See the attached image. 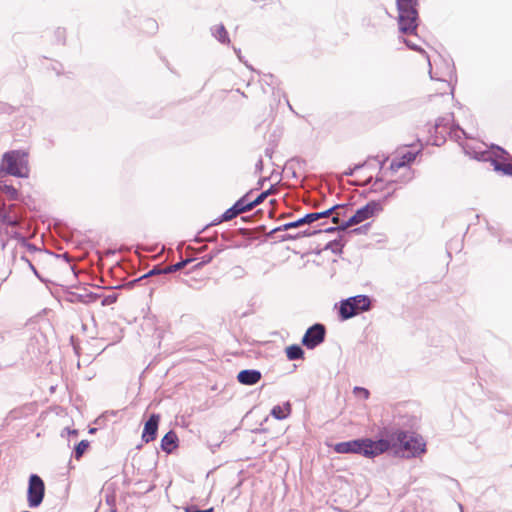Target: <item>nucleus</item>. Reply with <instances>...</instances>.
<instances>
[{"mask_svg": "<svg viewBox=\"0 0 512 512\" xmlns=\"http://www.w3.org/2000/svg\"><path fill=\"white\" fill-rule=\"evenodd\" d=\"M261 379V372L255 369H245L238 373L237 380L243 385H254Z\"/></svg>", "mask_w": 512, "mask_h": 512, "instance_id": "f8f14e48", "label": "nucleus"}, {"mask_svg": "<svg viewBox=\"0 0 512 512\" xmlns=\"http://www.w3.org/2000/svg\"><path fill=\"white\" fill-rule=\"evenodd\" d=\"M178 447V437L174 431H169L161 440V448L166 453H171Z\"/></svg>", "mask_w": 512, "mask_h": 512, "instance_id": "ddd939ff", "label": "nucleus"}, {"mask_svg": "<svg viewBox=\"0 0 512 512\" xmlns=\"http://www.w3.org/2000/svg\"><path fill=\"white\" fill-rule=\"evenodd\" d=\"M272 193V190L269 189L267 191L262 192L255 200L251 201L253 208L257 205L261 204L267 197Z\"/></svg>", "mask_w": 512, "mask_h": 512, "instance_id": "c756f323", "label": "nucleus"}, {"mask_svg": "<svg viewBox=\"0 0 512 512\" xmlns=\"http://www.w3.org/2000/svg\"><path fill=\"white\" fill-rule=\"evenodd\" d=\"M450 122V116L438 118L434 126L435 132L441 134V136H444L445 134L448 133H454L455 136L457 137H459L458 132H461L465 137H467L465 131L460 129L459 127H457L456 129L450 128Z\"/></svg>", "mask_w": 512, "mask_h": 512, "instance_id": "9b49d317", "label": "nucleus"}, {"mask_svg": "<svg viewBox=\"0 0 512 512\" xmlns=\"http://www.w3.org/2000/svg\"><path fill=\"white\" fill-rule=\"evenodd\" d=\"M214 257H215V254L205 255L204 257H202V261L199 264H197V267H201L204 264L210 263L214 259Z\"/></svg>", "mask_w": 512, "mask_h": 512, "instance_id": "e433bc0d", "label": "nucleus"}, {"mask_svg": "<svg viewBox=\"0 0 512 512\" xmlns=\"http://www.w3.org/2000/svg\"><path fill=\"white\" fill-rule=\"evenodd\" d=\"M11 238H14V239H18V240H20V242L22 243V245H23V246H25V247L28 249V251H31V252H37V251H38V250H37V248H36L33 244L28 243V242L26 241L25 237H23V236H22L19 232H17V231H13V232L11 233Z\"/></svg>", "mask_w": 512, "mask_h": 512, "instance_id": "4be33fe9", "label": "nucleus"}, {"mask_svg": "<svg viewBox=\"0 0 512 512\" xmlns=\"http://www.w3.org/2000/svg\"><path fill=\"white\" fill-rule=\"evenodd\" d=\"M45 495V484L40 476L31 474L28 482L27 502L30 508L41 505Z\"/></svg>", "mask_w": 512, "mask_h": 512, "instance_id": "0eeeda50", "label": "nucleus"}, {"mask_svg": "<svg viewBox=\"0 0 512 512\" xmlns=\"http://www.w3.org/2000/svg\"><path fill=\"white\" fill-rule=\"evenodd\" d=\"M407 166L405 164V161L401 160L400 158H395L391 161L389 169L392 172L398 171L400 168Z\"/></svg>", "mask_w": 512, "mask_h": 512, "instance_id": "cd10ccee", "label": "nucleus"}, {"mask_svg": "<svg viewBox=\"0 0 512 512\" xmlns=\"http://www.w3.org/2000/svg\"><path fill=\"white\" fill-rule=\"evenodd\" d=\"M340 230H341V228H340V225H339L337 227H328L324 231L327 232V233H333L335 231H340Z\"/></svg>", "mask_w": 512, "mask_h": 512, "instance_id": "a18cd8bd", "label": "nucleus"}, {"mask_svg": "<svg viewBox=\"0 0 512 512\" xmlns=\"http://www.w3.org/2000/svg\"><path fill=\"white\" fill-rule=\"evenodd\" d=\"M494 155L496 158L505 159L504 156L507 155V152L505 150H503L502 148L497 147V150L494 152Z\"/></svg>", "mask_w": 512, "mask_h": 512, "instance_id": "58836bf2", "label": "nucleus"}, {"mask_svg": "<svg viewBox=\"0 0 512 512\" xmlns=\"http://www.w3.org/2000/svg\"><path fill=\"white\" fill-rule=\"evenodd\" d=\"M415 158H416V153H414V152H410V151H408V152L404 153V154L400 157V159H401V160L405 161V164H406V165H408L409 163H411L412 161H414V160H415Z\"/></svg>", "mask_w": 512, "mask_h": 512, "instance_id": "2f4dec72", "label": "nucleus"}, {"mask_svg": "<svg viewBox=\"0 0 512 512\" xmlns=\"http://www.w3.org/2000/svg\"><path fill=\"white\" fill-rule=\"evenodd\" d=\"M239 213L238 211L236 210L235 206L233 205L231 208L227 209L221 216V219H220V222L221 221H229V220H232L233 218H235L236 216H238Z\"/></svg>", "mask_w": 512, "mask_h": 512, "instance_id": "a878e982", "label": "nucleus"}, {"mask_svg": "<svg viewBox=\"0 0 512 512\" xmlns=\"http://www.w3.org/2000/svg\"><path fill=\"white\" fill-rule=\"evenodd\" d=\"M360 224L359 219L356 217V214L351 216L346 222L342 223L340 225L341 231L346 230L349 227H352L354 225Z\"/></svg>", "mask_w": 512, "mask_h": 512, "instance_id": "bb28decb", "label": "nucleus"}, {"mask_svg": "<svg viewBox=\"0 0 512 512\" xmlns=\"http://www.w3.org/2000/svg\"><path fill=\"white\" fill-rule=\"evenodd\" d=\"M314 233H316V231H314V232L303 231V232H299L297 234H282L279 237V239H280V241L292 240V239L299 238L301 236H309V235H312Z\"/></svg>", "mask_w": 512, "mask_h": 512, "instance_id": "393cba45", "label": "nucleus"}, {"mask_svg": "<svg viewBox=\"0 0 512 512\" xmlns=\"http://www.w3.org/2000/svg\"><path fill=\"white\" fill-rule=\"evenodd\" d=\"M404 42H405V44H406L410 49H412V50H416V51H417V50H420V48H419L417 45L413 44L411 41H409V40H406V39H405V40H404Z\"/></svg>", "mask_w": 512, "mask_h": 512, "instance_id": "ea45409f", "label": "nucleus"}, {"mask_svg": "<svg viewBox=\"0 0 512 512\" xmlns=\"http://www.w3.org/2000/svg\"><path fill=\"white\" fill-rule=\"evenodd\" d=\"M363 166H364V164L355 165V167L353 169L348 170V172H346L345 174L352 175L355 170H358V169L362 168Z\"/></svg>", "mask_w": 512, "mask_h": 512, "instance_id": "c03bdc74", "label": "nucleus"}, {"mask_svg": "<svg viewBox=\"0 0 512 512\" xmlns=\"http://www.w3.org/2000/svg\"><path fill=\"white\" fill-rule=\"evenodd\" d=\"M492 164H493L494 169L496 171H501L505 175L512 176V164H510V163H501V162H499L496 159L492 160Z\"/></svg>", "mask_w": 512, "mask_h": 512, "instance_id": "a211bd4d", "label": "nucleus"}, {"mask_svg": "<svg viewBox=\"0 0 512 512\" xmlns=\"http://www.w3.org/2000/svg\"><path fill=\"white\" fill-rule=\"evenodd\" d=\"M388 441L390 443V448L399 446L405 452L407 457H417L426 450V443L424 439L415 433L398 431L391 435V439Z\"/></svg>", "mask_w": 512, "mask_h": 512, "instance_id": "f03ea898", "label": "nucleus"}, {"mask_svg": "<svg viewBox=\"0 0 512 512\" xmlns=\"http://www.w3.org/2000/svg\"><path fill=\"white\" fill-rule=\"evenodd\" d=\"M381 183H382V179L377 178V179L375 180V182L373 183L372 188H373L374 190L381 189Z\"/></svg>", "mask_w": 512, "mask_h": 512, "instance_id": "a19ab883", "label": "nucleus"}, {"mask_svg": "<svg viewBox=\"0 0 512 512\" xmlns=\"http://www.w3.org/2000/svg\"><path fill=\"white\" fill-rule=\"evenodd\" d=\"M116 300H117V295L110 294V295L103 297L101 304H102V306H109V305L114 304L116 302Z\"/></svg>", "mask_w": 512, "mask_h": 512, "instance_id": "7c9ffc66", "label": "nucleus"}, {"mask_svg": "<svg viewBox=\"0 0 512 512\" xmlns=\"http://www.w3.org/2000/svg\"><path fill=\"white\" fill-rule=\"evenodd\" d=\"M383 210L381 201H370L365 206L358 209L355 214L360 223L375 216Z\"/></svg>", "mask_w": 512, "mask_h": 512, "instance_id": "1a4fd4ad", "label": "nucleus"}, {"mask_svg": "<svg viewBox=\"0 0 512 512\" xmlns=\"http://www.w3.org/2000/svg\"><path fill=\"white\" fill-rule=\"evenodd\" d=\"M185 512H214L213 508L205 509V510H199L196 506L191 505L185 507Z\"/></svg>", "mask_w": 512, "mask_h": 512, "instance_id": "c9c22d12", "label": "nucleus"}, {"mask_svg": "<svg viewBox=\"0 0 512 512\" xmlns=\"http://www.w3.org/2000/svg\"><path fill=\"white\" fill-rule=\"evenodd\" d=\"M23 219L22 208L16 204L0 206V223L5 226V234L11 238V233Z\"/></svg>", "mask_w": 512, "mask_h": 512, "instance_id": "423d86ee", "label": "nucleus"}, {"mask_svg": "<svg viewBox=\"0 0 512 512\" xmlns=\"http://www.w3.org/2000/svg\"><path fill=\"white\" fill-rule=\"evenodd\" d=\"M213 35L215 36V38H217L221 43H228L229 42V38H228V35H227V31L225 29V27L223 25H219L217 26L214 30H213Z\"/></svg>", "mask_w": 512, "mask_h": 512, "instance_id": "6ab92c4d", "label": "nucleus"}, {"mask_svg": "<svg viewBox=\"0 0 512 512\" xmlns=\"http://www.w3.org/2000/svg\"><path fill=\"white\" fill-rule=\"evenodd\" d=\"M291 413V404L286 402L283 406L276 405L271 410V415L277 420L286 419Z\"/></svg>", "mask_w": 512, "mask_h": 512, "instance_id": "4468645a", "label": "nucleus"}, {"mask_svg": "<svg viewBox=\"0 0 512 512\" xmlns=\"http://www.w3.org/2000/svg\"><path fill=\"white\" fill-rule=\"evenodd\" d=\"M160 416L158 414H152L146 421L142 433V440L145 443H149L155 440L158 430Z\"/></svg>", "mask_w": 512, "mask_h": 512, "instance_id": "9d476101", "label": "nucleus"}, {"mask_svg": "<svg viewBox=\"0 0 512 512\" xmlns=\"http://www.w3.org/2000/svg\"><path fill=\"white\" fill-rule=\"evenodd\" d=\"M219 252H220V250H213L210 254H215V257H216Z\"/></svg>", "mask_w": 512, "mask_h": 512, "instance_id": "49530a36", "label": "nucleus"}, {"mask_svg": "<svg viewBox=\"0 0 512 512\" xmlns=\"http://www.w3.org/2000/svg\"><path fill=\"white\" fill-rule=\"evenodd\" d=\"M0 170L8 175L27 178L29 176L28 155L20 150L4 153Z\"/></svg>", "mask_w": 512, "mask_h": 512, "instance_id": "7ed1b4c3", "label": "nucleus"}, {"mask_svg": "<svg viewBox=\"0 0 512 512\" xmlns=\"http://www.w3.org/2000/svg\"><path fill=\"white\" fill-rule=\"evenodd\" d=\"M286 355L289 360H297L303 358L304 351L299 345H291L286 348Z\"/></svg>", "mask_w": 512, "mask_h": 512, "instance_id": "dca6fc26", "label": "nucleus"}, {"mask_svg": "<svg viewBox=\"0 0 512 512\" xmlns=\"http://www.w3.org/2000/svg\"><path fill=\"white\" fill-rule=\"evenodd\" d=\"M21 260L24 261L25 263H27V265L29 266V268L33 271V273L38 277L40 278L35 266L32 264V262L26 257V256H21Z\"/></svg>", "mask_w": 512, "mask_h": 512, "instance_id": "4c0bfd02", "label": "nucleus"}, {"mask_svg": "<svg viewBox=\"0 0 512 512\" xmlns=\"http://www.w3.org/2000/svg\"><path fill=\"white\" fill-rule=\"evenodd\" d=\"M158 274H165V273L163 272V269L158 268V267H154V268H153L152 270H150L147 274H145V275L143 276V278H146V277H149V276H152V275H158ZM141 279H142V277H141V278H139L138 280H141Z\"/></svg>", "mask_w": 512, "mask_h": 512, "instance_id": "f704fd0d", "label": "nucleus"}, {"mask_svg": "<svg viewBox=\"0 0 512 512\" xmlns=\"http://www.w3.org/2000/svg\"><path fill=\"white\" fill-rule=\"evenodd\" d=\"M482 159L486 161V160H488V159H489V157H486V156H485V154H483V155H482Z\"/></svg>", "mask_w": 512, "mask_h": 512, "instance_id": "09e8293b", "label": "nucleus"}, {"mask_svg": "<svg viewBox=\"0 0 512 512\" xmlns=\"http://www.w3.org/2000/svg\"><path fill=\"white\" fill-rule=\"evenodd\" d=\"M317 220H319V216L317 215V212L316 213H308L304 217L301 218V221H302L301 223H303V225L311 224Z\"/></svg>", "mask_w": 512, "mask_h": 512, "instance_id": "c85d7f7f", "label": "nucleus"}, {"mask_svg": "<svg viewBox=\"0 0 512 512\" xmlns=\"http://www.w3.org/2000/svg\"><path fill=\"white\" fill-rule=\"evenodd\" d=\"M301 218L296 220V221H293V222H289V223H285L279 227H276L274 228L273 230H271V232L269 233V235H274L278 232H282V231H287V230H290V229H293V228H298L300 226L303 225V223H301Z\"/></svg>", "mask_w": 512, "mask_h": 512, "instance_id": "f3484780", "label": "nucleus"}, {"mask_svg": "<svg viewBox=\"0 0 512 512\" xmlns=\"http://www.w3.org/2000/svg\"><path fill=\"white\" fill-rule=\"evenodd\" d=\"M106 503L110 507V512H117V508L115 505V497L113 495L106 496Z\"/></svg>", "mask_w": 512, "mask_h": 512, "instance_id": "72a5a7b5", "label": "nucleus"}, {"mask_svg": "<svg viewBox=\"0 0 512 512\" xmlns=\"http://www.w3.org/2000/svg\"><path fill=\"white\" fill-rule=\"evenodd\" d=\"M0 241L2 242V247L4 248L6 246V243L3 239H0Z\"/></svg>", "mask_w": 512, "mask_h": 512, "instance_id": "de8ad7c7", "label": "nucleus"}, {"mask_svg": "<svg viewBox=\"0 0 512 512\" xmlns=\"http://www.w3.org/2000/svg\"><path fill=\"white\" fill-rule=\"evenodd\" d=\"M353 392L356 395L362 396L364 399H368L370 395L369 391L363 387H355Z\"/></svg>", "mask_w": 512, "mask_h": 512, "instance_id": "473e14b6", "label": "nucleus"}, {"mask_svg": "<svg viewBox=\"0 0 512 512\" xmlns=\"http://www.w3.org/2000/svg\"><path fill=\"white\" fill-rule=\"evenodd\" d=\"M236 210L239 214L250 211L253 209V205L251 201H248V194L240 198L235 204H234Z\"/></svg>", "mask_w": 512, "mask_h": 512, "instance_id": "2eb2a0df", "label": "nucleus"}, {"mask_svg": "<svg viewBox=\"0 0 512 512\" xmlns=\"http://www.w3.org/2000/svg\"><path fill=\"white\" fill-rule=\"evenodd\" d=\"M191 261H192V259L188 258V259L182 260V261H180V262H178L176 264L169 265V266L163 268V272L164 273H174V272H177V271L183 269Z\"/></svg>", "mask_w": 512, "mask_h": 512, "instance_id": "aec40b11", "label": "nucleus"}, {"mask_svg": "<svg viewBox=\"0 0 512 512\" xmlns=\"http://www.w3.org/2000/svg\"><path fill=\"white\" fill-rule=\"evenodd\" d=\"M326 329L323 324L316 323L309 327L302 338V344L308 349H314L324 342Z\"/></svg>", "mask_w": 512, "mask_h": 512, "instance_id": "6e6552de", "label": "nucleus"}, {"mask_svg": "<svg viewBox=\"0 0 512 512\" xmlns=\"http://www.w3.org/2000/svg\"><path fill=\"white\" fill-rule=\"evenodd\" d=\"M0 190L12 200H16L18 197V191L12 185L0 184Z\"/></svg>", "mask_w": 512, "mask_h": 512, "instance_id": "412c9836", "label": "nucleus"}, {"mask_svg": "<svg viewBox=\"0 0 512 512\" xmlns=\"http://www.w3.org/2000/svg\"><path fill=\"white\" fill-rule=\"evenodd\" d=\"M88 446H89V442L87 440L80 441L74 449L75 458L80 459L82 457V455L84 454V452L86 451V449L88 448Z\"/></svg>", "mask_w": 512, "mask_h": 512, "instance_id": "5701e85b", "label": "nucleus"}, {"mask_svg": "<svg viewBox=\"0 0 512 512\" xmlns=\"http://www.w3.org/2000/svg\"><path fill=\"white\" fill-rule=\"evenodd\" d=\"M340 215L341 213L340 212H337L333 217H332V222L334 224H337L338 226L341 225L340 224Z\"/></svg>", "mask_w": 512, "mask_h": 512, "instance_id": "79ce46f5", "label": "nucleus"}, {"mask_svg": "<svg viewBox=\"0 0 512 512\" xmlns=\"http://www.w3.org/2000/svg\"><path fill=\"white\" fill-rule=\"evenodd\" d=\"M345 209H346L345 205H334L323 212H317V215L319 216V219L327 218V217H330L333 214V212H335L337 210H345Z\"/></svg>", "mask_w": 512, "mask_h": 512, "instance_id": "b1692460", "label": "nucleus"}, {"mask_svg": "<svg viewBox=\"0 0 512 512\" xmlns=\"http://www.w3.org/2000/svg\"><path fill=\"white\" fill-rule=\"evenodd\" d=\"M390 449L388 439L373 441L371 439H357L340 442L334 446V451L339 454L356 453L365 457H375Z\"/></svg>", "mask_w": 512, "mask_h": 512, "instance_id": "f257e3e1", "label": "nucleus"}, {"mask_svg": "<svg viewBox=\"0 0 512 512\" xmlns=\"http://www.w3.org/2000/svg\"><path fill=\"white\" fill-rule=\"evenodd\" d=\"M370 306V298L366 295L349 297L341 302L339 314L342 320H347L357 315L360 311H368Z\"/></svg>", "mask_w": 512, "mask_h": 512, "instance_id": "39448f33", "label": "nucleus"}, {"mask_svg": "<svg viewBox=\"0 0 512 512\" xmlns=\"http://www.w3.org/2000/svg\"><path fill=\"white\" fill-rule=\"evenodd\" d=\"M147 26H148V28L151 31H153V30H155L157 28V24H156V22L154 20H148L147 21Z\"/></svg>", "mask_w": 512, "mask_h": 512, "instance_id": "37998d69", "label": "nucleus"}, {"mask_svg": "<svg viewBox=\"0 0 512 512\" xmlns=\"http://www.w3.org/2000/svg\"><path fill=\"white\" fill-rule=\"evenodd\" d=\"M417 1L418 0H396L399 29L404 34H412L417 29Z\"/></svg>", "mask_w": 512, "mask_h": 512, "instance_id": "20e7f679", "label": "nucleus"}]
</instances>
